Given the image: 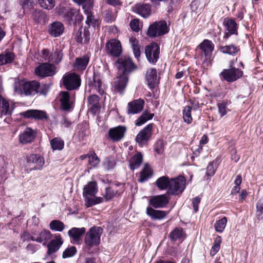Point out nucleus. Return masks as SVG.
Instances as JSON below:
<instances>
[{"label": "nucleus", "instance_id": "ddd939ff", "mask_svg": "<svg viewBox=\"0 0 263 263\" xmlns=\"http://www.w3.org/2000/svg\"><path fill=\"white\" fill-rule=\"evenodd\" d=\"M222 78L228 82H233L242 75V71L238 68H233L229 69H224L221 73Z\"/></svg>", "mask_w": 263, "mask_h": 263}, {"label": "nucleus", "instance_id": "603ef678", "mask_svg": "<svg viewBox=\"0 0 263 263\" xmlns=\"http://www.w3.org/2000/svg\"><path fill=\"white\" fill-rule=\"evenodd\" d=\"M99 162L100 160L94 152L88 154V163L92 167H95Z\"/></svg>", "mask_w": 263, "mask_h": 263}, {"label": "nucleus", "instance_id": "dca6fc26", "mask_svg": "<svg viewBox=\"0 0 263 263\" xmlns=\"http://www.w3.org/2000/svg\"><path fill=\"white\" fill-rule=\"evenodd\" d=\"M85 228H72L68 232V234L71 239V242L74 244H79L81 237L85 233Z\"/></svg>", "mask_w": 263, "mask_h": 263}, {"label": "nucleus", "instance_id": "052dcab7", "mask_svg": "<svg viewBox=\"0 0 263 263\" xmlns=\"http://www.w3.org/2000/svg\"><path fill=\"white\" fill-rule=\"evenodd\" d=\"M21 239L24 241H34L35 239V234L34 235H32L30 233L27 231H24L21 236Z\"/></svg>", "mask_w": 263, "mask_h": 263}, {"label": "nucleus", "instance_id": "09e8293b", "mask_svg": "<svg viewBox=\"0 0 263 263\" xmlns=\"http://www.w3.org/2000/svg\"><path fill=\"white\" fill-rule=\"evenodd\" d=\"M183 118L184 121L187 124H190L192 122L191 108L189 105L185 106L183 109Z\"/></svg>", "mask_w": 263, "mask_h": 263}, {"label": "nucleus", "instance_id": "a19ab883", "mask_svg": "<svg viewBox=\"0 0 263 263\" xmlns=\"http://www.w3.org/2000/svg\"><path fill=\"white\" fill-rule=\"evenodd\" d=\"M85 205L86 207H90L102 202L103 198L100 197L85 196Z\"/></svg>", "mask_w": 263, "mask_h": 263}, {"label": "nucleus", "instance_id": "4c0bfd02", "mask_svg": "<svg viewBox=\"0 0 263 263\" xmlns=\"http://www.w3.org/2000/svg\"><path fill=\"white\" fill-rule=\"evenodd\" d=\"M89 109L93 112H96L99 108V98L96 95H92L88 98Z\"/></svg>", "mask_w": 263, "mask_h": 263}, {"label": "nucleus", "instance_id": "473e14b6", "mask_svg": "<svg viewBox=\"0 0 263 263\" xmlns=\"http://www.w3.org/2000/svg\"><path fill=\"white\" fill-rule=\"evenodd\" d=\"M97 193V185L95 182H90L83 188V195L85 196H94Z\"/></svg>", "mask_w": 263, "mask_h": 263}, {"label": "nucleus", "instance_id": "a18cd8bd", "mask_svg": "<svg viewBox=\"0 0 263 263\" xmlns=\"http://www.w3.org/2000/svg\"><path fill=\"white\" fill-rule=\"evenodd\" d=\"M49 228L53 231L62 232L65 229V226L59 220H53L49 223Z\"/></svg>", "mask_w": 263, "mask_h": 263}, {"label": "nucleus", "instance_id": "f3484780", "mask_svg": "<svg viewBox=\"0 0 263 263\" xmlns=\"http://www.w3.org/2000/svg\"><path fill=\"white\" fill-rule=\"evenodd\" d=\"M36 132L31 128L27 127L19 136L21 143L27 144L31 143L35 139Z\"/></svg>", "mask_w": 263, "mask_h": 263}, {"label": "nucleus", "instance_id": "2eb2a0df", "mask_svg": "<svg viewBox=\"0 0 263 263\" xmlns=\"http://www.w3.org/2000/svg\"><path fill=\"white\" fill-rule=\"evenodd\" d=\"M106 48L109 54L114 57L119 56L122 52L120 42L116 40L109 41L106 45Z\"/></svg>", "mask_w": 263, "mask_h": 263}, {"label": "nucleus", "instance_id": "c85d7f7f", "mask_svg": "<svg viewBox=\"0 0 263 263\" xmlns=\"http://www.w3.org/2000/svg\"><path fill=\"white\" fill-rule=\"evenodd\" d=\"M199 47L204 52L206 58H210L214 48L213 43L211 41L205 40L200 44Z\"/></svg>", "mask_w": 263, "mask_h": 263}, {"label": "nucleus", "instance_id": "4468645a", "mask_svg": "<svg viewBox=\"0 0 263 263\" xmlns=\"http://www.w3.org/2000/svg\"><path fill=\"white\" fill-rule=\"evenodd\" d=\"M169 202V198L165 194L153 196L149 200V203L154 208H162Z\"/></svg>", "mask_w": 263, "mask_h": 263}, {"label": "nucleus", "instance_id": "774afa93", "mask_svg": "<svg viewBox=\"0 0 263 263\" xmlns=\"http://www.w3.org/2000/svg\"><path fill=\"white\" fill-rule=\"evenodd\" d=\"M129 43L132 49L135 48L136 47L137 48V47L140 46L138 40L134 36L130 37Z\"/></svg>", "mask_w": 263, "mask_h": 263}, {"label": "nucleus", "instance_id": "f8f14e48", "mask_svg": "<svg viewBox=\"0 0 263 263\" xmlns=\"http://www.w3.org/2000/svg\"><path fill=\"white\" fill-rule=\"evenodd\" d=\"M63 242L62 236L60 234H54L53 239L46 245L48 253L51 254L57 252L63 245Z\"/></svg>", "mask_w": 263, "mask_h": 263}, {"label": "nucleus", "instance_id": "8fccbe9b", "mask_svg": "<svg viewBox=\"0 0 263 263\" xmlns=\"http://www.w3.org/2000/svg\"><path fill=\"white\" fill-rule=\"evenodd\" d=\"M256 217L259 220L263 219V198L260 199L256 204Z\"/></svg>", "mask_w": 263, "mask_h": 263}, {"label": "nucleus", "instance_id": "c756f323", "mask_svg": "<svg viewBox=\"0 0 263 263\" xmlns=\"http://www.w3.org/2000/svg\"><path fill=\"white\" fill-rule=\"evenodd\" d=\"M169 237L173 241H182L185 237V233L182 228L177 227L171 232Z\"/></svg>", "mask_w": 263, "mask_h": 263}, {"label": "nucleus", "instance_id": "f257e3e1", "mask_svg": "<svg viewBox=\"0 0 263 263\" xmlns=\"http://www.w3.org/2000/svg\"><path fill=\"white\" fill-rule=\"evenodd\" d=\"M169 31L168 26L166 21L155 22L149 25L147 34L150 37H156L166 34Z\"/></svg>", "mask_w": 263, "mask_h": 263}, {"label": "nucleus", "instance_id": "e2e57ef3", "mask_svg": "<svg viewBox=\"0 0 263 263\" xmlns=\"http://www.w3.org/2000/svg\"><path fill=\"white\" fill-rule=\"evenodd\" d=\"M88 134L87 129L85 127H79V131L78 132V136L80 140H83Z\"/></svg>", "mask_w": 263, "mask_h": 263}, {"label": "nucleus", "instance_id": "864d4df0", "mask_svg": "<svg viewBox=\"0 0 263 263\" xmlns=\"http://www.w3.org/2000/svg\"><path fill=\"white\" fill-rule=\"evenodd\" d=\"M42 7L46 9H51L55 5L54 0H39Z\"/></svg>", "mask_w": 263, "mask_h": 263}, {"label": "nucleus", "instance_id": "ea45409f", "mask_svg": "<svg viewBox=\"0 0 263 263\" xmlns=\"http://www.w3.org/2000/svg\"><path fill=\"white\" fill-rule=\"evenodd\" d=\"M14 58L13 53L5 51L0 54V65H3L12 62Z\"/></svg>", "mask_w": 263, "mask_h": 263}, {"label": "nucleus", "instance_id": "69168bd1", "mask_svg": "<svg viewBox=\"0 0 263 263\" xmlns=\"http://www.w3.org/2000/svg\"><path fill=\"white\" fill-rule=\"evenodd\" d=\"M139 22L137 19H134L130 23L131 29L135 31H138L139 30Z\"/></svg>", "mask_w": 263, "mask_h": 263}, {"label": "nucleus", "instance_id": "39448f33", "mask_svg": "<svg viewBox=\"0 0 263 263\" xmlns=\"http://www.w3.org/2000/svg\"><path fill=\"white\" fill-rule=\"evenodd\" d=\"M63 84L69 90L76 89L81 84L80 77L74 73H66L62 78Z\"/></svg>", "mask_w": 263, "mask_h": 263}, {"label": "nucleus", "instance_id": "f03ea898", "mask_svg": "<svg viewBox=\"0 0 263 263\" xmlns=\"http://www.w3.org/2000/svg\"><path fill=\"white\" fill-rule=\"evenodd\" d=\"M103 229L101 227H93L89 229L85 237V242L89 247L97 246L100 242Z\"/></svg>", "mask_w": 263, "mask_h": 263}, {"label": "nucleus", "instance_id": "9d476101", "mask_svg": "<svg viewBox=\"0 0 263 263\" xmlns=\"http://www.w3.org/2000/svg\"><path fill=\"white\" fill-rule=\"evenodd\" d=\"M14 104L3 98L0 95V116L1 118L10 117L14 109Z\"/></svg>", "mask_w": 263, "mask_h": 263}, {"label": "nucleus", "instance_id": "72a5a7b5", "mask_svg": "<svg viewBox=\"0 0 263 263\" xmlns=\"http://www.w3.org/2000/svg\"><path fill=\"white\" fill-rule=\"evenodd\" d=\"M128 81L126 75L122 74L118 78V80L114 82V87L120 93H122L126 87Z\"/></svg>", "mask_w": 263, "mask_h": 263}, {"label": "nucleus", "instance_id": "c03bdc74", "mask_svg": "<svg viewBox=\"0 0 263 263\" xmlns=\"http://www.w3.org/2000/svg\"><path fill=\"white\" fill-rule=\"evenodd\" d=\"M153 117V114H150L148 112L144 111L140 116V117H139V118L135 121V125L138 126H141L147 121L152 119Z\"/></svg>", "mask_w": 263, "mask_h": 263}, {"label": "nucleus", "instance_id": "1a4fd4ad", "mask_svg": "<svg viewBox=\"0 0 263 263\" xmlns=\"http://www.w3.org/2000/svg\"><path fill=\"white\" fill-rule=\"evenodd\" d=\"M153 129V124H149L141 130L136 136V140L139 145L142 146L150 139Z\"/></svg>", "mask_w": 263, "mask_h": 263}, {"label": "nucleus", "instance_id": "7c9ffc66", "mask_svg": "<svg viewBox=\"0 0 263 263\" xmlns=\"http://www.w3.org/2000/svg\"><path fill=\"white\" fill-rule=\"evenodd\" d=\"M135 11L142 17L146 18L151 14V6L148 4H138L135 7Z\"/></svg>", "mask_w": 263, "mask_h": 263}, {"label": "nucleus", "instance_id": "423d86ee", "mask_svg": "<svg viewBox=\"0 0 263 263\" xmlns=\"http://www.w3.org/2000/svg\"><path fill=\"white\" fill-rule=\"evenodd\" d=\"M116 66L119 72L124 75H126L136 68L132 59L126 57L119 58L116 61Z\"/></svg>", "mask_w": 263, "mask_h": 263}, {"label": "nucleus", "instance_id": "49530a36", "mask_svg": "<svg viewBox=\"0 0 263 263\" xmlns=\"http://www.w3.org/2000/svg\"><path fill=\"white\" fill-rule=\"evenodd\" d=\"M227 223V218L226 217H222L221 219L216 221L214 227L215 231L217 232H222L226 226Z\"/></svg>", "mask_w": 263, "mask_h": 263}, {"label": "nucleus", "instance_id": "de8ad7c7", "mask_svg": "<svg viewBox=\"0 0 263 263\" xmlns=\"http://www.w3.org/2000/svg\"><path fill=\"white\" fill-rule=\"evenodd\" d=\"M228 102L222 101L217 103V107L218 109V112L220 114L221 117L225 116L228 111H230L228 108Z\"/></svg>", "mask_w": 263, "mask_h": 263}, {"label": "nucleus", "instance_id": "13d9d810", "mask_svg": "<svg viewBox=\"0 0 263 263\" xmlns=\"http://www.w3.org/2000/svg\"><path fill=\"white\" fill-rule=\"evenodd\" d=\"M49 86L45 84H41L39 82V86L37 87L36 93L46 95L49 90Z\"/></svg>", "mask_w": 263, "mask_h": 263}, {"label": "nucleus", "instance_id": "79ce46f5", "mask_svg": "<svg viewBox=\"0 0 263 263\" xmlns=\"http://www.w3.org/2000/svg\"><path fill=\"white\" fill-rule=\"evenodd\" d=\"M91 90L93 91L96 90L100 95H103L104 92V87L102 85L101 81L96 76L93 78Z\"/></svg>", "mask_w": 263, "mask_h": 263}, {"label": "nucleus", "instance_id": "5fc2aeb1", "mask_svg": "<svg viewBox=\"0 0 263 263\" xmlns=\"http://www.w3.org/2000/svg\"><path fill=\"white\" fill-rule=\"evenodd\" d=\"M77 252V249L75 247H70L67 248L63 253L62 257L64 258L72 257Z\"/></svg>", "mask_w": 263, "mask_h": 263}, {"label": "nucleus", "instance_id": "5701e85b", "mask_svg": "<svg viewBox=\"0 0 263 263\" xmlns=\"http://www.w3.org/2000/svg\"><path fill=\"white\" fill-rule=\"evenodd\" d=\"M157 73V70L154 68L149 69L147 71L146 80L148 87L151 89L154 88L158 84Z\"/></svg>", "mask_w": 263, "mask_h": 263}, {"label": "nucleus", "instance_id": "0e129e2a", "mask_svg": "<svg viewBox=\"0 0 263 263\" xmlns=\"http://www.w3.org/2000/svg\"><path fill=\"white\" fill-rule=\"evenodd\" d=\"M83 43L86 44L88 43L90 40V33L89 31L87 28H84L83 29Z\"/></svg>", "mask_w": 263, "mask_h": 263}, {"label": "nucleus", "instance_id": "cd10ccee", "mask_svg": "<svg viewBox=\"0 0 263 263\" xmlns=\"http://www.w3.org/2000/svg\"><path fill=\"white\" fill-rule=\"evenodd\" d=\"M60 100L63 109L67 110L72 107V101L70 100L68 92L62 91L60 95Z\"/></svg>", "mask_w": 263, "mask_h": 263}, {"label": "nucleus", "instance_id": "338daca9", "mask_svg": "<svg viewBox=\"0 0 263 263\" xmlns=\"http://www.w3.org/2000/svg\"><path fill=\"white\" fill-rule=\"evenodd\" d=\"M41 58H42V61L48 60L51 61V55H49V52L48 50L44 49L42 51Z\"/></svg>", "mask_w": 263, "mask_h": 263}, {"label": "nucleus", "instance_id": "bb28decb", "mask_svg": "<svg viewBox=\"0 0 263 263\" xmlns=\"http://www.w3.org/2000/svg\"><path fill=\"white\" fill-rule=\"evenodd\" d=\"M89 61V57L88 54H85L82 57L78 58L73 63V68L77 70H83L86 68Z\"/></svg>", "mask_w": 263, "mask_h": 263}, {"label": "nucleus", "instance_id": "58836bf2", "mask_svg": "<svg viewBox=\"0 0 263 263\" xmlns=\"http://www.w3.org/2000/svg\"><path fill=\"white\" fill-rule=\"evenodd\" d=\"M220 51L224 54L229 55H235L239 51V48L238 46H236L233 44L221 46L219 48Z\"/></svg>", "mask_w": 263, "mask_h": 263}, {"label": "nucleus", "instance_id": "bf43d9fd", "mask_svg": "<svg viewBox=\"0 0 263 263\" xmlns=\"http://www.w3.org/2000/svg\"><path fill=\"white\" fill-rule=\"evenodd\" d=\"M216 168V164L215 163L214 165V162H210L206 167V175L208 176H213L215 173Z\"/></svg>", "mask_w": 263, "mask_h": 263}, {"label": "nucleus", "instance_id": "393cba45", "mask_svg": "<svg viewBox=\"0 0 263 263\" xmlns=\"http://www.w3.org/2000/svg\"><path fill=\"white\" fill-rule=\"evenodd\" d=\"M168 214V212L164 211L156 210L152 207L146 208V214L153 220H162Z\"/></svg>", "mask_w": 263, "mask_h": 263}, {"label": "nucleus", "instance_id": "aec40b11", "mask_svg": "<svg viewBox=\"0 0 263 263\" xmlns=\"http://www.w3.org/2000/svg\"><path fill=\"white\" fill-rule=\"evenodd\" d=\"M27 118H33L35 120H43L47 118L46 112L41 110L30 109L22 113Z\"/></svg>", "mask_w": 263, "mask_h": 263}, {"label": "nucleus", "instance_id": "6e6d98bb", "mask_svg": "<svg viewBox=\"0 0 263 263\" xmlns=\"http://www.w3.org/2000/svg\"><path fill=\"white\" fill-rule=\"evenodd\" d=\"M45 14L41 11H35L33 13L34 20L37 23L44 22Z\"/></svg>", "mask_w": 263, "mask_h": 263}, {"label": "nucleus", "instance_id": "4be33fe9", "mask_svg": "<svg viewBox=\"0 0 263 263\" xmlns=\"http://www.w3.org/2000/svg\"><path fill=\"white\" fill-rule=\"evenodd\" d=\"M64 30L63 25L59 22H55L50 25L48 28L49 33L53 37L62 35Z\"/></svg>", "mask_w": 263, "mask_h": 263}, {"label": "nucleus", "instance_id": "c9c22d12", "mask_svg": "<svg viewBox=\"0 0 263 263\" xmlns=\"http://www.w3.org/2000/svg\"><path fill=\"white\" fill-rule=\"evenodd\" d=\"M171 179L167 176H162L159 177L156 181V184L160 190H165L170 187Z\"/></svg>", "mask_w": 263, "mask_h": 263}, {"label": "nucleus", "instance_id": "4d7b16f0", "mask_svg": "<svg viewBox=\"0 0 263 263\" xmlns=\"http://www.w3.org/2000/svg\"><path fill=\"white\" fill-rule=\"evenodd\" d=\"M63 53L60 50H55L53 54H51V61L55 63H59L62 60Z\"/></svg>", "mask_w": 263, "mask_h": 263}, {"label": "nucleus", "instance_id": "20e7f679", "mask_svg": "<svg viewBox=\"0 0 263 263\" xmlns=\"http://www.w3.org/2000/svg\"><path fill=\"white\" fill-rule=\"evenodd\" d=\"M186 180L182 176L177 178H172L170 187L167 193L173 195H177L183 192L185 187Z\"/></svg>", "mask_w": 263, "mask_h": 263}, {"label": "nucleus", "instance_id": "2f4dec72", "mask_svg": "<svg viewBox=\"0 0 263 263\" xmlns=\"http://www.w3.org/2000/svg\"><path fill=\"white\" fill-rule=\"evenodd\" d=\"M93 7H91L90 4L88 5V8L85 7L84 10V13L87 15V18L86 20V24L89 27H95L97 25V21L93 15L92 14V9Z\"/></svg>", "mask_w": 263, "mask_h": 263}, {"label": "nucleus", "instance_id": "a878e982", "mask_svg": "<svg viewBox=\"0 0 263 263\" xmlns=\"http://www.w3.org/2000/svg\"><path fill=\"white\" fill-rule=\"evenodd\" d=\"M39 82L32 81L25 82L23 85V89L26 95H34L36 94L37 87Z\"/></svg>", "mask_w": 263, "mask_h": 263}, {"label": "nucleus", "instance_id": "7ed1b4c3", "mask_svg": "<svg viewBox=\"0 0 263 263\" xmlns=\"http://www.w3.org/2000/svg\"><path fill=\"white\" fill-rule=\"evenodd\" d=\"M45 163L44 158L37 154H30L26 157L25 167L27 171L40 170Z\"/></svg>", "mask_w": 263, "mask_h": 263}, {"label": "nucleus", "instance_id": "412c9836", "mask_svg": "<svg viewBox=\"0 0 263 263\" xmlns=\"http://www.w3.org/2000/svg\"><path fill=\"white\" fill-rule=\"evenodd\" d=\"M64 18L68 24L74 22L81 21L83 16L80 14L79 10L76 9H71L64 15Z\"/></svg>", "mask_w": 263, "mask_h": 263}, {"label": "nucleus", "instance_id": "f704fd0d", "mask_svg": "<svg viewBox=\"0 0 263 263\" xmlns=\"http://www.w3.org/2000/svg\"><path fill=\"white\" fill-rule=\"evenodd\" d=\"M153 173V170L148 164H145L143 170L140 172L139 181L143 183L147 180L148 179L152 176Z\"/></svg>", "mask_w": 263, "mask_h": 263}, {"label": "nucleus", "instance_id": "e433bc0d", "mask_svg": "<svg viewBox=\"0 0 263 263\" xmlns=\"http://www.w3.org/2000/svg\"><path fill=\"white\" fill-rule=\"evenodd\" d=\"M143 160L142 156L140 153L135 155L129 161V167L132 170L139 167Z\"/></svg>", "mask_w": 263, "mask_h": 263}, {"label": "nucleus", "instance_id": "680f3d73", "mask_svg": "<svg viewBox=\"0 0 263 263\" xmlns=\"http://www.w3.org/2000/svg\"><path fill=\"white\" fill-rule=\"evenodd\" d=\"M76 3L83 6V9L84 10L85 7L88 8V5L90 4L91 7H93V2L92 0H73Z\"/></svg>", "mask_w": 263, "mask_h": 263}, {"label": "nucleus", "instance_id": "a211bd4d", "mask_svg": "<svg viewBox=\"0 0 263 263\" xmlns=\"http://www.w3.org/2000/svg\"><path fill=\"white\" fill-rule=\"evenodd\" d=\"M144 101L141 99L134 100L128 103L127 112L128 114H136L141 111L143 108Z\"/></svg>", "mask_w": 263, "mask_h": 263}, {"label": "nucleus", "instance_id": "3c124183", "mask_svg": "<svg viewBox=\"0 0 263 263\" xmlns=\"http://www.w3.org/2000/svg\"><path fill=\"white\" fill-rule=\"evenodd\" d=\"M117 193L116 191H114L111 187H106L105 193L103 194L105 201H107L112 199Z\"/></svg>", "mask_w": 263, "mask_h": 263}, {"label": "nucleus", "instance_id": "6e6552de", "mask_svg": "<svg viewBox=\"0 0 263 263\" xmlns=\"http://www.w3.org/2000/svg\"><path fill=\"white\" fill-rule=\"evenodd\" d=\"M145 53L148 62L155 63L159 59V46L156 43H152L146 46Z\"/></svg>", "mask_w": 263, "mask_h": 263}, {"label": "nucleus", "instance_id": "9b49d317", "mask_svg": "<svg viewBox=\"0 0 263 263\" xmlns=\"http://www.w3.org/2000/svg\"><path fill=\"white\" fill-rule=\"evenodd\" d=\"M126 130V127L122 125L111 128L108 130L109 137L112 141L118 142L123 138Z\"/></svg>", "mask_w": 263, "mask_h": 263}, {"label": "nucleus", "instance_id": "37998d69", "mask_svg": "<svg viewBox=\"0 0 263 263\" xmlns=\"http://www.w3.org/2000/svg\"><path fill=\"white\" fill-rule=\"evenodd\" d=\"M50 145L52 149L61 151L64 148V141L60 137H55L50 141Z\"/></svg>", "mask_w": 263, "mask_h": 263}, {"label": "nucleus", "instance_id": "0eeeda50", "mask_svg": "<svg viewBox=\"0 0 263 263\" xmlns=\"http://www.w3.org/2000/svg\"><path fill=\"white\" fill-rule=\"evenodd\" d=\"M35 73L41 78L52 76L55 73V67L51 64L43 63L35 68Z\"/></svg>", "mask_w": 263, "mask_h": 263}, {"label": "nucleus", "instance_id": "6ab92c4d", "mask_svg": "<svg viewBox=\"0 0 263 263\" xmlns=\"http://www.w3.org/2000/svg\"><path fill=\"white\" fill-rule=\"evenodd\" d=\"M52 236V234L49 230L44 229L41 230L38 234H35L34 241L45 246L51 239Z\"/></svg>", "mask_w": 263, "mask_h": 263}, {"label": "nucleus", "instance_id": "b1692460", "mask_svg": "<svg viewBox=\"0 0 263 263\" xmlns=\"http://www.w3.org/2000/svg\"><path fill=\"white\" fill-rule=\"evenodd\" d=\"M224 24L227 31L224 38L227 39L230 35L237 33V25L234 20H226L224 21Z\"/></svg>", "mask_w": 263, "mask_h": 263}]
</instances>
